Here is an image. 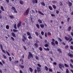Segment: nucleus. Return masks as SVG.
I'll return each mask as SVG.
<instances>
[{
    "label": "nucleus",
    "mask_w": 73,
    "mask_h": 73,
    "mask_svg": "<svg viewBox=\"0 0 73 73\" xmlns=\"http://www.w3.org/2000/svg\"><path fill=\"white\" fill-rule=\"evenodd\" d=\"M65 39L67 41H68L69 42H70V41H72L73 40L72 39V37L70 36V38H68L67 37L65 36Z\"/></svg>",
    "instance_id": "f257e3e1"
},
{
    "label": "nucleus",
    "mask_w": 73,
    "mask_h": 73,
    "mask_svg": "<svg viewBox=\"0 0 73 73\" xmlns=\"http://www.w3.org/2000/svg\"><path fill=\"white\" fill-rule=\"evenodd\" d=\"M30 9L29 8H27L26 11L24 13V16H26V15H28L29 14V10Z\"/></svg>",
    "instance_id": "f03ea898"
},
{
    "label": "nucleus",
    "mask_w": 73,
    "mask_h": 73,
    "mask_svg": "<svg viewBox=\"0 0 73 73\" xmlns=\"http://www.w3.org/2000/svg\"><path fill=\"white\" fill-rule=\"evenodd\" d=\"M59 67L60 69H62V67L64 68V65L61 63L59 64Z\"/></svg>",
    "instance_id": "7ed1b4c3"
},
{
    "label": "nucleus",
    "mask_w": 73,
    "mask_h": 73,
    "mask_svg": "<svg viewBox=\"0 0 73 73\" xmlns=\"http://www.w3.org/2000/svg\"><path fill=\"white\" fill-rule=\"evenodd\" d=\"M31 57H32V58H33V55H32V54H31V53L29 52V55L28 56V59H30V58H31Z\"/></svg>",
    "instance_id": "20e7f679"
},
{
    "label": "nucleus",
    "mask_w": 73,
    "mask_h": 73,
    "mask_svg": "<svg viewBox=\"0 0 73 73\" xmlns=\"http://www.w3.org/2000/svg\"><path fill=\"white\" fill-rule=\"evenodd\" d=\"M52 42H51V44H52L53 46H55V43H54V41L55 40L53 38L52 39Z\"/></svg>",
    "instance_id": "39448f33"
},
{
    "label": "nucleus",
    "mask_w": 73,
    "mask_h": 73,
    "mask_svg": "<svg viewBox=\"0 0 73 73\" xmlns=\"http://www.w3.org/2000/svg\"><path fill=\"white\" fill-rule=\"evenodd\" d=\"M0 47H1V49L2 52H3V53H4L5 54V51L3 49V46H2V45H1V44H0Z\"/></svg>",
    "instance_id": "423d86ee"
},
{
    "label": "nucleus",
    "mask_w": 73,
    "mask_h": 73,
    "mask_svg": "<svg viewBox=\"0 0 73 73\" xmlns=\"http://www.w3.org/2000/svg\"><path fill=\"white\" fill-rule=\"evenodd\" d=\"M21 22H20L17 25V28H19L21 26Z\"/></svg>",
    "instance_id": "0eeeda50"
},
{
    "label": "nucleus",
    "mask_w": 73,
    "mask_h": 73,
    "mask_svg": "<svg viewBox=\"0 0 73 73\" xmlns=\"http://www.w3.org/2000/svg\"><path fill=\"white\" fill-rule=\"evenodd\" d=\"M40 27L41 28H44V24H41L40 25Z\"/></svg>",
    "instance_id": "6e6552de"
},
{
    "label": "nucleus",
    "mask_w": 73,
    "mask_h": 73,
    "mask_svg": "<svg viewBox=\"0 0 73 73\" xmlns=\"http://www.w3.org/2000/svg\"><path fill=\"white\" fill-rule=\"evenodd\" d=\"M68 56H69L70 57H73V55L72 54H70V53H69L68 54Z\"/></svg>",
    "instance_id": "1a4fd4ad"
},
{
    "label": "nucleus",
    "mask_w": 73,
    "mask_h": 73,
    "mask_svg": "<svg viewBox=\"0 0 73 73\" xmlns=\"http://www.w3.org/2000/svg\"><path fill=\"white\" fill-rule=\"evenodd\" d=\"M38 13H39V14H40V15H43V16H44V14L42 13L41 12V11H38Z\"/></svg>",
    "instance_id": "9d476101"
},
{
    "label": "nucleus",
    "mask_w": 73,
    "mask_h": 73,
    "mask_svg": "<svg viewBox=\"0 0 73 73\" xmlns=\"http://www.w3.org/2000/svg\"><path fill=\"white\" fill-rule=\"evenodd\" d=\"M33 3H37V0H33Z\"/></svg>",
    "instance_id": "9b49d317"
},
{
    "label": "nucleus",
    "mask_w": 73,
    "mask_h": 73,
    "mask_svg": "<svg viewBox=\"0 0 73 73\" xmlns=\"http://www.w3.org/2000/svg\"><path fill=\"white\" fill-rule=\"evenodd\" d=\"M37 70L38 72H39L40 71H41V69H40V68L39 67H38L37 68Z\"/></svg>",
    "instance_id": "f8f14e48"
},
{
    "label": "nucleus",
    "mask_w": 73,
    "mask_h": 73,
    "mask_svg": "<svg viewBox=\"0 0 73 73\" xmlns=\"http://www.w3.org/2000/svg\"><path fill=\"white\" fill-rule=\"evenodd\" d=\"M29 69L31 72H33V69H32V68L31 67L29 68Z\"/></svg>",
    "instance_id": "ddd939ff"
},
{
    "label": "nucleus",
    "mask_w": 73,
    "mask_h": 73,
    "mask_svg": "<svg viewBox=\"0 0 73 73\" xmlns=\"http://www.w3.org/2000/svg\"><path fill=\"white\" fill-rule=\"evenodd\" d=\"M11 35L13 36V37H16V36L15 35V34L14 33H11Z\"/></svg>",
    "instance_id": "4468645a"
},
{
    "label": "nucleus",
    "mask_w": 73,
    "mask_h": 73,
    "mask_svg": "<svg viewBox=\"0 0 73 73\" xmlns=\"http://www.w3.org/2000/svg\"><path fill=\"white\" fill-rule=\"evenodd\" d=\"M50 10L51 11H52L53 10V9H52V7H51L50 6H48Z\"/></svg>",
    "instance_id": "2eb2a0df"
},
{
    "label": "nucleus",
    "mask_w": 73,
    "mask_h": 73,
    "mask_svg": "<svg viewBox=\"0 0 73 73\" xmlns=\"http://www.w3.org/2000/svg\"><path fill=\"white\" fill-rule=\"evenodd\" d=\"M71 29H72V27H69L68 28V31H70L71 30Z\"/></svg>",
    "instance_id": "dca6fc26"
},
{
    "label": "nucleus",
    "mask_w": 73,
    "mask_h": 73,
    "mask_svg": "<svg viewBox=\"0 0 73 73\" xmlns=\"http://www.w3.org/2000/svg\"><path fill=\"white\" fill-rule=\"evenodd\" d=\"M35 34L36 35V36H38V33L37 32L35 33Z\"/></svg>",
    "instance_id": "f3484780"
},
{
    "label": "nucleus",
    "mask_w": 73,
    "mask_h": 73,
    "mask_svg": "<svg viewBox=\"0 0 73 73\" xmlns=\"http://www.w3.org/2000/svg\"><path fill=\"white\" fill-rule=\"evenodd\" d=\"M36 26L37 27V28H38V29H40V25H38V24H36Z\"/></svg>",
    "instance_id": "a211bd4d"
},
{
    "label": "nucleus",
    "mask_w": 73,
    "mask_h": 73,
    "mask_svg": "<svg viewBox=\"0 0 73 73\" xmlns=\"http://www.w3.org/2000/svg\"><path fill=\"white\" fill-rule=\"evenodd\" d=\"M6 28L7 29H9V27L8 25H7L6 26Z\"/></svg>",
    "instance_id": "6ab92c4d"
},
{
    "label": "nucleus",
    "mask_w": 73,
    "mask_h": 73,
    "mask_svg": "<svg viewBox=\"0 0 73 73\" xmlns=\"http://www.w3.org/2000/svg\"><path fill=\"white\" fill-rule=\"evenodd\" d=\"M38 22H39V23L40 24H41V23H42V21H41V20L40 19H39L38 20Z\"/></svg>",
    "instance_id": "aec40b11"
},
{
    "label": "nucleus",
    "mask_w": 73,
    "mask_h": 73,
    "mask_svg": "<svg viewBox=\"0 0 73 73\" xmlns=\"http://www.w3.org/2000/svg\"><path fill=\"white\" fill-rule=\"evenodd\" d=\"M1 9L3 11H4V8L3 6H1Z\"/></svg>",
    "instance_id": "412c9836"
},
{
    "label": "nucleus",
    "mask_w": 73,
    "mask_h": 73,
    "mask_svg": "<svg viewBox=\"0 0 73 73\" xmlns=\"http://www.w3.org/2000/svg\"><path fill=\"white\" fill-rule=\"evenodd\" d=\"M19 3L20 4H21L22 5H23V3H24L23 2V1H20L19 2Z\"/></svg>",
    "instance_id": "4be33fe9"
},
{
    "label": "nucleus",
    "mask_w": 73,
    "mask_h": 73,
    "mask_svg": "<svg viewBox=\"0 0 73 73\" xmlns=\"http://www.w3.org/2000/svg\"><path fill=\"white\" fill-rule=\"evenodd\" d=\"M58 52H60V53H62V51H61V49H58Z\"/></svg>",
    "instance_id": "5701e85b"
},
{
    "label": "nucleus",
    "mask_w": 73,
    "mask_h": 73,
    "mask_svg": "<svg viewBox=\"0 0 73 73\" xmlns=\"http://www.w3.org/2000/svg\"><path fill=\"white\" fill-rule=\"evenodd\" d=\"M23 37L24 38V40H27V38H26V37H25V36L24 35L23 36Z\"/></svg>",
    "instance_id": "b1692460"
},
{
    "label": "nucleus",
    "mask_w": 73,
    "mask_h": 73,
    "mask_svg": "<svg viewBox=\"0 0 73 73\" xmlns=\"http://www.w3.org/2000/svg\"><path fill=\"white\" fill-rule=\"evenodd\" d=\"M45 68L46 70H48V67L47 66H45Z\"/></svg>",
    "instance_id": "393cba45"
},
{
    "label": "nucleus",
    "mask_w": 73,
    "mask_h": 73,
    "mask_svg": "<svg viewBox=\"0 0 73 73\" xmlns=\"http://www.w3.org/2000/svg\"><path fill=\"white\" fill-rule=\"evenodd\" d=\"M44 49L45 50H47L48 51H49V49L48 48H44Z\"/></svg>",
    "instance_id": "a878e982"
},
{
    "label": "nucleus",
    "mask_w": 73,
    "mask_h": 73,
    "mask_svg": "<svg viewBox=\"0 0 73 73\" xmlns=\"http://www.w3.org/2000/svg\"><path fill=\"white\" fill-rule=\"evenodd\" d=\"M14 63H15V64H18V63H19V61L18 60L15 61H14Z\"/></svg>",
    "instance_id": "bb28decb"
},
{
    "label": "nucleus",
    "mask_w": 73,
    "mask_h": 73,
    "mask_svg": "<svg viewBox=\"0 0 73 73\" xmlns=\"http://www.w3.org/2000/svg\"><path fill=\"white\" fill-rule=\"evenodd\" d=\"M11 9H13V10L14 11H15L16 9L15 8L13 7H12Z\"/></svg>",
    "instance_id": "cd10ccee"
},
{
    "label": "nucleus",
    "mask_w": 73,
    "mask_h": 73,
    "mask_svg": "<svg viewBox=\"0 0 73 73\" xmlns=\"http://www.w3.org/2000/svg\"><path fill=\"white\" fill-rule=\"evenodd\" d=\"M27 33L28 35V36H31V33H29V32H27Z\"/></svg>",
    "instance_id": "c85d7f7f"
},
{
    "label": "nucleus",
    "mask_w": 73,
    "mask_h": 73,
    "mask_svg": "<svg viewBox=\"0 0 73 73\" xmlns=\"http://www.w3.org/2000/svg\"><path fill=\"white\" fill-rule=\"evenodd\" d=\"M52 3L54 4H56L57 3V1H52Z\"/></svg>",
    "instance_id": "c756f323"
},
{
    "label": "nucleus",
    "mask_w": 73,
    "mask_h": 73,
    "mask_svg": "<svg viewBox=\"0 0 73 73\" xmlns=\"http://www.w3.org/2000/svg\"><path fill=\"white\" fill-rule=\"evenodd\" d=\"M20 61H21V62H22L21 64H23V60L22 59H20Z\"/></svg>",
    "instance_id": "7c9ffc66"
},
{
    "label": "nucleus",
    "mask_w": 73,
    "mask_h": 73,
    "mask_svg": "<svg viewBox=\"0 0 73 73\" xmlns=\"http://www.w3.org/2000/svg\"><path fill=\"white\" fill-rule=\"evenodd\" d=\"M44 36L45 37H48V36L47 35V33H45L44 34Z\"/></svg>",
    "instance_id": "2f4dec72"
},
{
    "label": "nucleus",
    "mask_w": 73,
    "mask_h": 73,
    "mask_svg": "<svg viewBox=\"0 0 73 73\" xmlns=\"http://www.w3.org/2000/svg\"><path fill=\"white\" fill-rule=\"evenodd\" d=\"M66 73H69V70L68 69H66Z\"/></svg>",
    "instance_id": "473e14b6"
},
{
    "label": "nucleus",
    "mask_w": 73,
    "mask_h": 73,
    "mask_svg": "<svg viewBox=\"0 0 73 73\" xmlns=\"http://www.w3.org/2000/svg\"><path fill=\"white\" fill-rule=\"evenodd\" d=\"M14 28L15 29H17V27H16V24H15L14 26Z\"/></svg>",
    "instance_id": "72a5a7b5"
},
{
    "label": "nucleus",
    "mask_w": 73,
    "mask_h": 73,
    "mask_svg": "<svg viewBox=\"0 0 73 73\" xmlns=\"http://www.w3.org/2000/svg\"><path fill=\"white\" fill-rule=\"evenodd\" d=\"M58 40L60 41V42H61L62 41V39H60V38H58Z\"/></svg>",
    "instance_id": "f704fd0d"
},
{
    "label": "nucleus",
    "mask_w": 73,
    "mask_h": 73,
    "mask_svg": "<svg viewBox=\"0 0 73 73\" xmlns=\"http://www.w3.org/2000/svg\"><path fill=\"white\" fill-rule=\"evenodd\" d=\"M41 5H43V6H45V3H44L42 2L41 3Z\"/></svg>",
    "instance_id": "c9c22d12"
},
{
    "label": "nucleus",
    "mask_w": 73,
    "mask_h": 73,
    "mask_svg": "<svg viewBox=\"0 0 73 73\" xmlns=\"http://www.w3.org/2000/svg\"><path fill=\"white\" fill-rule=\"evenodd\" d=\"M52 7L54 8V9H56V6L54 5H52Z\"/></svg>",
    "instance_id": "e433bc0d"
},
{
    "label": "nucleus",
    "mask_w": 73,
    "mask_h": 73,
    "mask_svg": "<svg viewBox=\"0 0 73 73\" xmlns=\"http://www.w3.org/2000/svg\"><path fill=\"white\" fill-rule=\"evenodd\" d=\"M13 31H14V32H18V30H16L15 29H13Z\"/></svg>",
    "instance_id": "4c0bfd02"
},
{
    "label": "nucleus",
    "mask_w": 73,
    "mask_h": 73,
    "mask_svg": "<svg viewBox=\"0 0 73 73\" xmlns=\"http://www.w3.org/2000/svg\"><path fill=\"white\" fill-rule=\"evenodd\" d=\"M9 17L11 19H13L14 18V17H13V15L10 16Z\"/></svg>",
    "instance_id": "58836bf2"
},
{
    "label": "nucleus",
    "mask_w": 73,
    "mask_h": 73,
    "mask_svg": "<svg viewBox=\"0 0 73 73\" xmlns=\"http://www.w3.org/2000/svg\"><path fill=\"white\" fill-rule=\"evenodd\" d=\"M35 46H36V47H38V44L37 43H35L34 44Z\"/></svg>",
    "instance_id": "ea45409f"
},
{
    "label": "nucleus",
    "mask_w": 73,
    "mask_h": 73,
    "mask_svg": "<svg viewBox=\"0 0 73 73\" xmlns=\"http://www.w3.org/2000/svg\"><path fill=\"white\" fill-rule=\"evenodd\" d=\"M20 66L21 67V68H22L23 69V68H24V66H22L21 65H20Z\"/></svg>",
    "instance_id": "a19ab883"
},
{
    "label": "nucleus",
    "mask_w": 73,
    "mask_h": 73,
    "mask_svg": "<svg viewBox=\"0 0 73 73\" xmlns=\"http://www.w3.org/2000/svg\"><path fill=\"white\" fill-rule=\"evenodd\" d=\"M64 66L66 67H69V66L66 64H64Z\"/></svg>",
    "instance_id": "79ce46f5"
},
{
    "label": "nucleus",
    "mask_w": 73,
    "mask_h": 73,
    "mask_svg": "<svg viewBox=\"0 0 73 73\" xmlns=\"http://www.w3.org/2000/svg\"><path fill=\"white\" fill-rule=\"evenodd\" d=\"M68 3L69 4V6L70 7V6H71L72 4V3H70V2H69Z\"/></svg>",
    "instance_id": "37998d69"
},
{
    "label": "nucleus",
    "mask_w": 73,
    "mask_h": 73,
    "mask_svg": "<svg viewBox=\"0 0 73 73\" xmlns=\"http://www.w3.org/2000/svg\"><path fill=\"white\" fill-rule=\"evenodd\" d=\"M6 52L7 53V54L8 56H10V54H9V52H8V51H6Z\"/></svg>",
    "instance_id": "c03bdc74"
},
{
    "label": "nucleus",
    "mask_w": 73,
    "mask_h": 73,
    "mask_svg": "<svg viewBox=\"0 0 73 73\" xmlns=\"http://www.w3.org/2000/svg\"><path fill=\"white\" fill-rule=\"evenodd\" d=\"M70 49L72 50H73V46H70Z\"/></svg>",
    "instance_id": "a18cd8bd"
},
{
    "label": "nucleus",
    "mask_w": 73,
    "mask_h": 73,
    "mask_svg": "<svg viewBox=\"0 0 73 73\" xmlns=\"http://www.w3.org/2000/svg\"><path fill=\"white\" fill-rule=\"evenodd\" d=\"M70 67H71V68H73V66L72 65V64H70Z\"/></svg>",
    "instance_id": "49530a36"
},
{
    "label": "nucleus",
    "mask_w": 73,
    "mask_h": 73,
    "mask_svg": "<svg viewBox=\"0 0 73 73\" xmlns=\"http://www.w3.org/2000/svg\"><path fill=\"white\" fill-rule=\"evenodd\" d=\"M28 38L30 39V38H32L31 36V35L29 36L28 37Z\"/></svg>",
    "instance_id": "de8ad7c7"
},
{
    "label": "nucleus",
    "mask_w": 73,
    "mask_h": 73,
    "mask_svg": "<svg viewBox=\"0 0 73 73\" xmlns=\"http://www.w3.org/2000/svg\"><path fill=\"white\" fill-rule=\"evenodd\" d=\"M35 58L36 60H39V59H38V56H35Z\"/></svg>",
    "instance_id": "09e8293b"
},
{
    "label": "nucleus",
    "mask_w": 73,
    "mask_h": 73,
    "mask_svg": "<svg viewBox=\"0 0 73 73\" xmlns=\"http://www.w3.org/2000/svg\"><path fill=\"white\" fill-rule=\"evenodd\" d=\"M37 65H38V66H39V67H41V65L40 64H37Z\"/></svg>",
    "instance_id": "8fccbe9b"
},
{
    "label": "nucleus",
    "mask_w": 73,
    "mask_h": 73,
    "mask_svg": "<svg viewBox=\"0 0 73 73\" xmlns=\"http://www.w3.org/2000/svg\"><path fill=\"white\" fill-rule=\"evenodd\" d=\"M11 38L13 41H15V39L14 38H13V37H11Z\"/></svg>",
    "instance_id": "3c124183"
},
{
    "label": "nucleus",
    "mask_w": 73,
    "mask_h": 73,
    "mask_svg": "<svg viewBox=\"0 0 73 73\" xmlns=\"http://www.w3.org/2000/svg\"><path fill=\"white\" fill-rule=\"evenodd\" d=\"M68 48H69V46H68V45L65 46V48H66V49H67Z\"/></svg>",
    "instance_id": "603ef678"
},
{
    "label": "nucleus",
    "mask_w": 73,
    "mask_h": 73,
    "mask_svg": "<svg viewBox=\"0 0 73 73\" xmlns=\"http://www.w3.org/2000/svg\"><path fill=\"white\" fill-rule=\"evenodd\" d=\"M41 34L42 35H44V33L43 31H42L41 32Z\"/></svg>",
    "instance_id": "864d4df0"
},
{
    "label": "nucleus",
    "mask_w": 73,
    "mask_h": 73,
    "mask_svg": "<svg viewBox=\"0 0 73 73\" xmlns=\"http://www.w3.org/2000/svg\"><path fill=\"white\" fill-rule=\"evenodd\" d=\"M9 58L10 61H12V58H11V57H9Z\"/></svg>",
    "instance_id": "5fc2aeb1"
},
{
    "label": "nucleus",
    "mask_w": 73,
    "mask_h": 73,
    "mask_svg": "<svg viewBox=\"0 0 73 73\" xmlns=\"http://www.w3.org/2000/svg\"><path fill=\"white\" fill-rule=\"evenodd\" d=\"M39 50H40V51H42V48L41 47H40Z\"/></svg>",
    "instance_id": "6e6d98bb"
},
{
    "label": "nucleus",
    "mask_w": 73,
    "mask_h": 73,
    "mask_svg": "<svg viewBox=\"0 0 73 73\" xmlns=\"http://www.w3.org/2000/svg\"><path fill=\"white\" fill-rule=\"evenodd\" d=\"M3 56L4 58H5V59H6V58H7V57H6V56L4 55H3Z\"/></svg>",
    "instance_id": "4d7b16f0"
},
{
    "label": "nucleus",
    "mask_w": 73,
    "mask_h": 73,
    "mask_svg": "<svg viewBox=\"0 0 73 73\" xmlns=\"http://www.w3.org/2000/svg\"><path fill=\"white\" fill-rule=\"evenodd\" d=\"M44 46L45 47H48V44H46L44 45Z\"/></svg>",
    "instance_id": "13d9d810"
},
{
    "label": "nucleus",
    "mask_w": 73,
    "mask_h": 73,
    "mask_svg": "<svg viewBox=\"0 0 73 73\" xmlns=\"http://www.w3.org/2000/svg\"><path fill=\"white\" fill-rule=\"evenodd\" d=\"M69 20H70V18L69 17L68 18L67 20L68 22H69Z\"/></svg>",
    "instance_id": "bf43d9fd"
},
{
    "label": "nucleus",
    "mask_w": 73,
    "mask_h": 73,
    "mask_svg": "<svg viewBox=\"0 0 73 73\" xmlns=\"http://www.w3.org/2000/svg\"><path fill=\"white\" fill-rule=\"evenodd\" d=\"M55 43L56 44V45L58 44V42H57V41H55Z\"/></svg>",
    "instance_id": "052dcab7"
},
{
    "label": "nucleus",
    "mask_w": 73,
    "mask_h": 73,
    "mask_svg": "<svg viewBox=\"0 0 73 73\" xmlns=\"http://www.w3.org/2000/svg\"><path fill=\"white\" fill-rule=\"evenodd\" d=\"M51 16H52V17H53V16H55V15L54 14H51Z\"/></svg>",
    "instance_id": "680f3d73"
},
{
    "label": "nucleus",
    "mask_w": 73,
    "mask_h": 73,
    "mask_svg": "<svg viewBox=\"0 0 73 73\" xmlns=\"http://www.w3.org/2000/svg\"><path fill=\"white\" fill-rule=\"evenodd\" d=\"M53 64H54V65H57V63L56 62H54L53 63Z\"/></svg>",
    "instance_id": "e2e57ef3"
},
{
    "label": "nucleus",
    "mask_w": 73,
    "mask_h": 73,
    "mask_svg": "<svg viewBox=\"0 0 73 73\" xmlns=\"http://www.w3.org/2000/svg\"><path fill=\"white\" fill-rule=\"evenodd\" d=\"M60 5L62 6V2H60Z\"/></svg>",
    "instance_id": "0e129e2a"
},
{
    "label": "nucleus",
    "mask_w": 73,
    "mask_h": 73,
    "mask_svg": "<svg viewBox=\"0 0 73 73\" xmlns=\"http://www.w3.org/2000/svg\"><path fill=\"white\" fill-rule=\"evenodd\" d=\"M2 62L3 64H5V62L3 60H2Z\"/></svg>",
    "instance_id": "69168bd1"
},
{
    "label": "nucleus",
    "mask_w": 73,
    "mask_h": 73,
    "mask_svg": "<svg viewBox=\"0 0 73 73\" xmlns=\"http://www.w3.org/2000/svg\"><path fill=\"white\" fill-rule=\"evenodd\" d=\"M48 35H50V36H51V35H52L51 34V33H50V32H48Z\"/></svg>",
    "instance_id": "338daca9"
},
{
    "label": "nucleus",
    "mask_w": 73,
    "mask_h": 73,
    "mask_svg": "<svg viewBox=\"0 0 73 73\" xmlns=\"http://www.w3.org/2000/svg\"><path fill=\"white\" fill-rule=\"evenodd\" d=\"M22 58H24V55H22L21 56Z\"/></svg>",
    "instance_id": "774afa93"
}]
</instances>
